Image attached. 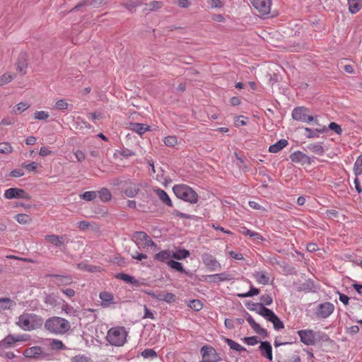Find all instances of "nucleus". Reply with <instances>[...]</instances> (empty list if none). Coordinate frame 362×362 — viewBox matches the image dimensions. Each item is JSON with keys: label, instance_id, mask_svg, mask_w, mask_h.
I'll return each mask as SVG.
<instances>
[{"label": "nucleus", "instance_id": "7c9ffc66", "mask_svg": "<svg viewBox=\"0 0 362 362\" xmlns=\"http://www.w3.org/2000/svg\"><path fill=\"white\" fill-rule=\"evenodd\" d=\"M349 10L352 14L358 13L362 8L361 0H348Z\"/></svg>", "mask_w": 362, "mask_h": 362}, {"label": "nucleus", "instance_id": "5701e85b", "mask_svg": "<svg viewBox=\"0 0 362 362\" xmlns=\"http://www.w3.org/2000/svg\"><path fill=\"white\" fill-rule=\"evenodd\" d=\"M153 192L156 193V194L158 197L159 199L165 205L168 206L172 207L173 206V202L168 196V194L162 189L160 188H155L153 189Z\"/></svg>", "mask_w": 362, "mask_h": 362}, {"label": "nucleus", "instance_id": "f704fd0d", "mask_svg": "<svg viewBox=\"0 0 362 362\" xmlns=\"http://www.w3.org/2000/svg\"><path fill=\"white\" fill-rule=\"evenodd\" d=\"M171 257H173V255H171L169 250H163L155 255L154 259L164 262L168 260Z\"/></svg>", "mask_w": 362, "mask_h": 362}, {"label": "nucleus", "instance_id": "6ab92c4d", "mask_svg": "<svg viewBox=\"0 0 362 362\" xmlns=\"http://www.w3.org/2000/svg\"><path fill=\"white\" fill-rule=\"evenodd\" d=\"M245 317L248 322L252 329L258 334L264 337H267V332L265 329L261 327V326L257 323L252 317L247 313H245Z\"/></svg>", "mask_w": 362, "mask_h": 362}, {"label": "nucleus", "instance_id": "5fc2aeb1", "mask_svg": "<svg viewBox=\"0 0 362 362\" xmlns=\"http://www.w3.org/2000/svg\"><path fill=\"white\" fill-rule=\"evenodd\" d=\"M189 306L192 309H193L196 311H199L202 309L203 304L202 303V302L199 300L194 299L189 302Z\"/></svg>", "mask_w": 362, "mask_h": 362}, {"label": "nucleus", "instance_id": "9d476101", "mask_svg": "<svg viewBox=\"0 0 362 362\" xmlns=\"http://www.w3.org/2000/svg\"><path fill=\"white\" fill-rule=\"evenodd\" d=\"M134 238L136 239L138 244H141L143 248H148L150 247L156 246V243L144 231H136L134 234Z\"/></svg>", "mask_w": 362, "mask_h": 362}, {"label": "nucleus", "instance_id": "13d9d810", "mask_svg": "<svg viewBox=\"0 0 362 362\" xmlns=\"http://www.w3.org/2000/svg\"><path fill=\"white\" fill-rule=\"evenodd\" d=\"M273 299L269 294H264L260 297V303L264 305H269L272 303Z\"/></svg>", "mask_w": 362, "mask_h": 362}, {"label": "nucleus", "instance_id": "49530a36", "mask_svg": "<svg viewBox=\"0 0 362 362\" xmlns=\"http://www.w3.org/2000/svg\"><path fill=\"white\" fill-rule=\"evenodd\" d=\"M296 162H301L303 164H310V158L300 152V151H296Z\"/></svg>", "mask_w": 362, "mask_h": 362}, {"label": "nucleus", "instance_id": "09e8293b", "mask_svg": "<svg viewBox=\"0 0 362 362\" xmlns=\"http://www.w3.org/2000/svg\"><path fill=\"white\" fill-rule=\"evenodd\" d=\"M13 151V147L8 142L0 143V153L8 154Z\"/></svg>", "mask_w": 362, "mask_h": 362}, {"label": "nucleus", "instance_id": "bf43d9fd", "mask_svg": "<svg viewBox=\"0 0 362 362\" xmlns=\"http://www.w3.org/2000/svg\"><path fill=\"white\" fill-rule=\"evenodd\" d=\"M141 356L145 358L156 357V352L151 349H146L141 352Z\"/></svg>", "mask_w": 362, "mask_h": 362}, {"label": "nucleus", "instance_id": "4d7b16f0", "mask_svg": "<svg viewBox=\"0 0 362 362\" xmlns=\"http://www.w3.org/2000/svg\"><path fill=\"white\" fill-rule=\"evenodd\" d=\"M13 79V76L9 74H4L0 76V86L8 83Z\"/></svg>", "mask_w": 362, "mask_h": 362}, {"label": "nucleus", "instance_id": "412c9836", "mask_svg": "<svg viewBox=\"0 0 362 362\" xmlns=\"http://www.w3.org/2000/svg\"><path fill=\"white\" fill-rule=\"evenodd\" d=\"M264 318L273 324L274 329L280 330L284 328L283 322L272 310L268 313V316L265 317Z\"/></svg>", "mask_w": 362, "mask_h": 362}, {"label": "nucleus", "instance_id": "6e6552de", "mask_svg": "<svg viewBox=\"0 0 362 362\" xmlns=\"http://www.w3.org/2000/svg\"><path fill=\"white\" fill-rule=\"evenodd\" d=\"M4 197L8 199H23L29 200L30 196L23 189L9 188L4 192Z\"/></svg>", "mask_w": 362, "mask_h": 362}, {"label": "nucleus", "instance_id": "ea45409f", "mask_svg": "<svg viewBox=\"0 0 362 362\" xmlns=\"http://www.w3.org/2000/svg\"><path fill=\"white\" fill-rule=\"evenodd\" d=\"M77 268L80 270H86L90 272H100V268L98 267L93 265H88L83 262L78 263L77 264Z\"/></svg>", "mask_w": 362, "mask_h": 362}, {"label": "nucleus", "instance_id": "9b49d317", "mask_svg": "<svg viewBox=\"0 0 362 362\" xmlns=\"http://www.w3.org/2000/svg\"><path fill=\"white\" fill-rule=\"evenodd\" d=\"M250 2L260 15H267L270 12L272 0H250Z\"/></svg>", "mask_w": 362, "mask_h": 362}, {"label": "nucleus", "instance_id": "3c124183", "mask_svg": "<svg viewBox=\"0 0 362 362\" xmlns=\"http://www.w3.org/2000/svg\"><path fill=\"white\" fill-rule=\"evenodd\" d=\"M189 252L185 249L180 250L177 252H174L173 257L177 259H186L189 256Z\"/></svg>", "mask_w": 362, "mask_h": 362}, {"label": "nucleus", "instance_id": "423d86ee", "mask_svg": "<svg viewBox=\"0 0 362 362\" xmlns=\"http://www.w3.org/2000/svg\"><path fill=\"white\" fill-rule=\"evenodd\" d=\"M202 359L199 362H218L221 360L216 349L209 346L204 345L200 349Z\"/></svg>", "mask_w": 362, "mask_h": 362}, {"label": "nucleus", "instance_id": "4468645a", "mask_svg": "<svg viewBox=\"0 0 362 362\" xmlns=\"http://www.w3.org/2000/svg\"><path fill=\"white\" fill-rule=\"evenodd\" d=\"M296 120L310 123L315 120L314 117L310 115V110L305 107H296Z\"/></svg>", "mask_w": 362, "mask_h": 362}, {"label": "nucleus", "instance_id": "2eb2a0df", "mask_svg": "<svg viewBox=\"0 0 362 362\" xmlns=\"http://www.w3.org/2000/svg\"><path fill=\"white\" fill-rule=\"evenodd\" d=\"M233 279V276L228 272H222L215 274L207 275L204 277V280L208 283H220L222 281H228Z\"/></svg>", "mask_w": 362, "mask_h": 362}, {"label": "nucleus", "instance_id": "4c0bfd02", "mask_svg": "<svg viewBox=\"0 0 362 362\" xmlns=\"http://www.w3.org/2000/svg\"><path fill=\"white\" fill-rule=\"evenodd\" d=\"M168 265L172 269L180 272L181 273L187 274L185 269L183 268L182 264L180 262H177L175 260H169L167 262Z\"/></svg>", "mask_w": 362, "mask_h": 362}, {"label": "nucleus", "instance_id": "de8ad7c7", "mask_svg": "<svg viewBox=\"0 0 362 362\" xmlns=\"http://www.w3.org/2000/svg\"><path fill=\"white\" fill-rule=\"evenodd\" d=\"M16 221L21 224H27L30 222V217L25 214H19L15 216Z\"/></svg>", "mask_w": 362, "mask_h": 362}, {"label": "nucleus", "instance_id": "0eeeda50", "mask_svg": "<svg viewBox=\"0 0 362 362\" xmlns=\"http://www.w3.org/2000/svg\"><path fill=\"white\" fill-rule=\"evenodd\" d=\"M28 337L26 334H8L0 341V349L12 348L16 342L24 341L28 340Z\"/></svg>", "mask_w": 362, "mask_h": 362}, {"label": "nucleus", "instance_id": "39448f33", "mask_svg": "<svg viewBox=\"0 0 362 362\" xmlns=\"http://www.w3.org/2000/svg\"><path fill=\"white\" fill-rule=\"evenodd\" d=\"M127 332L124 327H114L110 328L106 336L108 343L115 346H122L127 341Z\"/></svg>", "mask_w": 362, "mask_h": 362}, {"label": "nucleus", "instance_id": "c9c22d12", "mask_svg": "<svg viewBox=\"0 0 362 362\" xmlns=\"http://www.w3.org/2000/svg\"><path fill=\"white\" fill-rule=\"evenodd\" d=\"M141 0H129L126 3H124L123 6L127 9L129 12L133 13L135 8L141 5Z\"/></svg>", "mask_w": 362, "mask_h": 362}, {"label": "nucleus", "instance_id": "79ce46f5", "mask_svg": "<svg viewBox=\"0 0 362 362\" xmlns=\"http://www.w3.org/2000/svg\"><path fill=\"white\" fill-rule=\"evenodd\" d=\"M308 148L311 152L316 153L317 155H320V156L322 155L324 153V148H323L322 146L319 143L310 144L308 146Z\"/></svg>", "mask_w": 362, "mask_h": 362}, {"label": "nucleus", "instance_id": "ddd939ff", "mask_svg": "<svg viewBox=\"0 0 362 362\" xmlns=\"http://www.w3.org/2000/svg\"><path fill=\"white\" fill-rule=\"evenodd\" d=\"M23 354L27 358H35L39 359L46 358L49 356V354L45 353L42 348L37 346H32L25 349Z\"/></svg>", "mask_w": 362, "mask_h": 362}, {"label": "nucleus", "instance_id": "393cba45", "mask_svg": "<svg viewBox=\"0 0 362 362\" xmlns=\"http://www.w3.org/2000/svg\"><path fill=\"white\" fill-rule=\"evenodd\" d=\"M59 297L56 293L45 294L44 297V303L49 306L55 307L59 304Z\"/></svg>", "mask_w": 362, "mask_h": 362}, {"label": "nucleus", "instance_id": "603ef678", "mask_svg": "<svg viewBox=\"0 0 362 362\" xmlns=\"http://www.w3.org/2000/svg\"><path fill=\"white\" fill-rule=\"evenodd\" d=\"M164 144L168 147H174L177 144V139L175 136H168L164 140Z\"/></svg>", "mask_w": 362, "mask_h": 362}, {"label": "nucleus", "instance_id": "e2e57ef3", "mask_svg": "<svg viewBox=\"0 0 362 362\" xmlns=\"http://www.w3.org/2000/svg\"><path fill=\"white\" fill-rule=\"evenodd\" d=\"M68 107L69 104L66 103L65 100H59L57 101V103H55V107L59 110H66Z\"/></svg>", "mask_w": 362, "mask_h": 362}, {"label": "nucleus", "instance_id": "a18cd8bd", "mask_svg": "<svg viewBox=\"0 0 362 362\" xmlns=\"http://www.w3.org/2000/svg\"><path fill=\"white\" fill-rule=\"evenodd\" d=\"M49 346L51 347L52 349L57 351L64 350L66 348L61 340L56 339L52 340V341L49 344Z\"/></svg>", "mask_w": 362, "mask_h": 362}, {"label": "nucleus", "instance_id": "0e129e2a", "mask_svg": "<svg viewBox=\"0 0 362 362\" xmlns=\"http://www.w3.org/2000/svg\"><path fill=\"white\" fill-rule=\"evenodd\" d=\"M22 166L28 171H35L38 166V163L36 162H31L30 163H24L22 164Z\"/></svg>", "mask_w": 362, "mask_h": 362}, {"label": "nucleus", "instance_id": "6e6d98bb", "mask_svg": "<svg viewBox=\"0 0 362 362\" xmlns=\"http://www.w3.org/2000/svg\"><path fill=\"white\" fill-rule=\"evenodd\" d=\"M207 4L211 8H220L223 6V0H207Z\"/></svg>", "mask_w": 362, "mask_h": 362}, {"label": "nucleus", "instance_id": "8fccbe9b", "mask_svg": "<svg viewBox=\"0 0 362 362\" xmlns=\"http://www.w3.org/2000/svg\"><path fill=\"white\" fill-rule=\"evenodd\" d=\"M49 112L43 110L36 111L33 115L34 119L37 120H46L49 118Z\"/></svg>", "mask_w": 362, "mask_h": 362}, {"label": "nucleus", "instance_id": "cd10ccee", "mask_svg": "<svg viewBox=\"0 0 362 362\" xmlns=\"http://www.w3.org/2000/svg\"><path fill=\"white\" fill-rule=\"evenodd\" d=\"M129 128L131 130L136 132L139 135H142L146 132L149 130V126L141 123H130Z\"/></svg>", "mask_w": 362, "mask_h": 362}, {"label": "nucleus", "instance_id": "7ed1b4c3", "mask_svg": "<svg viewBox=\"0 0 362 362\" xmlns=\"http://www.w3.org/2000/svg\"><path fill=\"white\" fill-rule=\"evenodd\" d=\"M297 333L300 341L307 346L315 345L320 341H327L328 338L325 333L310 329L299 330Z\"/></svg>", "mask_w": 362, "mask_h": 362}, {"label": "nucleus", "instance_id": "a878e982", "mask_svg": "<svg viewBox=\"0 0 362 362\" xmlns=\"http://www.w3.org/2000/svg\"><path fill=\"white\" fill-rule=\"evenodd\" d=\"M99 296L101 300V305L103 307H108L110 304L114 303V296L111 293L103 291L100 293Z\"/></svg>", "mask_w": 362, "mask_h": 362}, {"label": "nucleus", "instance_id": "dca6fc26", "mask_svg": "<svg viewBox=\"0 0 362 362\" xmlns=\"http://www.w3.org/2000/svg\"><path fill=\"white\" fill-rule=\"evenodd\" d=\"M45 240L47 241V243L56 247H62L65 245L66 243L68 242L66 235H45Z\"/></svg>", "mask_w": 362, "mask_h": 362}, {"label": "nucleus", "instance_id": "f8f14e48", "mask_svg": "<svg viewBox=\"0 0 362 362\" xmlns=\"http://www.w3.org/2000/svg\"><path fill=\"white\" fill-rule=\"evenodd\" d=\"M334 310V306L332 303L325 302L317 305L316 315L320 318L328 317Z\"/></svg>", "mask_w": 362, "mask_h": 362}, {"label": "nucleus", "instance_id": "4be33fe9", "mask_svg": "<svg viewBox=\"0 0 362 362\" xmlns=\"http://www.w3.org/2000/svg\"><path fill=\"white\" fill-rule=\"evenodd\" d=\"M259 349L260 351L262 356H263L269 361L272 360V347L269 342L261 341Z\"/></svg>", "mask_w": 362, "mask_h": 362}, {"label": "nucleus", "instance_id": "c03bdc74", "mask_svg": "<svg viewBox=\"0 0 362 362\" xmlns=\"http://www.w3.org/2000/svg\"><path fill=\"white\" fill-rule=\"evenodd\" d=\"M259 291L258 288H257L254 286H250V290L247 293H238V296L239 298H244L252 297L253 296H257L259 294Z\"/></svg>", "mask_w": 362, "mask_h": 362}, {"label": "nucleus", "instance_id": "e433bc0d", "mask_svg": "<svg viewBox=\"0 0 362 362\" xmlns=\"http://www.w3.org/2000/svg\"><path fill=\"white\" fill-rule=\"evenodd\" d=\"M80 197L87 202L94 201L98 197V192L97 191H87L80 194Z\"/></svg>", "mask_w": 362, "mask_h": 362}, {"label": "nucleus", "instance_id": "338daca9", "mask_svg": "<svg viewBox=\"0 0 362 362\" xmlns=\"http://www.w3.org/2000/svg\"><path fill=\"white\" fill-rule=\"evenodd\" d=\"M249 237L254 241H262L264 240L263 237L259 233L253 230H251Z\"/></svg>", "mask_w": 362, "mask_h": 362}, {"label": "nucleus", "instance_id": "58836bf2", "mask_svg": "<svg viewBox=\"0 0 362 362\" xmlns=\"http://www.w3.org/2000/svg\"><path fill=\"white\" fill-rule=\"evenodd\" d=\"M225 341L228 345V346L233 350H235L238 352H241L245 350V349L243 346H241L240 344L230 339L226 338Z\"/></svg>", "mask_w": 362, "mask_h": 362}, {"label": "nucleus", "instance_id": "680f3d73", "mask_svg": "<svg viewBox=\"0 0 362 362\" xmlns=\"http://www.w3.org/2000/svg\"><path fill=\"white\" fill-rule=\"evenodd\" d=\"M247 117H245L244 116L240 115L237 116L235 119V125L236 127H240V126H245L247 124Z\"/></svg>", "mask_w": 362, "mask_h": 362}, {"label": "nucleus", "instance_id": "c85d7f7f", "mask_svg": "<svg viewBox=\"0 0 362 362\" xmlns=\"http://www.w3.org/2000/svg\"><path fill=\"white\" fill-rule=\"evenodd\" d=\"M287 145L288 141L286 139H280L279 141L269 146V151L273 153H278Z\"/></svg>", "mask_w": 362, "mask_h": 362}, {"label": "nucleus", "instance_id": "1a4fd4ad", "mask_svg": "<svg viewBox=\"0 0 362 362\" xmlns=\"http://www.w3.org/2000/svg\"><path fill=\"white\" fill-rule=\"evenodd\" d=\"M202 259L205 266L211 272L218 271L221 268V264L209 253H204L202 255Z\"/></svg>", "mask_w": 362, "mask_h": 362}, {"label": "nucleus", "instance_id": "f3484780", "mask_svg": "<svg viewBox=\"0 0 362 362\" xmlns=\"http://www.w3.org/2000/svg\"><path fill=\"white\" fill-rule=\"evenodd\" d=\"M246 306L250 310L255 311L263 317L268 316V313L271 310L265 306H263L260 303L249 302L246 303Z\"/></svg>", "mask_w": 362, "mask_h": 362}, {"label": "nucleus", "instance_id": "69168bd1", "mask_svg": "<svg viewBox=\"0 0 362 362\" xmlns=\"http://www.w3.org/2000/svg\"><path fill=\"white\" fill-rule=\"evenodd\" d=\"M329 129L333 130L337 134H341L342 132L341 127L335 122H331L329 124Z\"/></svg>", "mask_w": 362, "mask_h": 362}, {"label": "nucleus", "instance_id": "aec40b11", "mask_svg": "<svg viewBox=\"0 0 362 362\" xmlns=\"http://www.w3.org/2000/svg\"><path fill=\"white\" fill-rule=\"evenodd\" d=\"M49 276L54 279L53 281L58 286H68L73 282L70 275L50 274Z\"/></svg>", "mask_w": 362, "mask_h": 362}, {"label": "nucleus", "instance_id": "72a5a7b5", "mask_svg": "<svg viewBox=\"0 0 362 362\" xmlns=\"http://www.w3.org/2000/svg\"><path fill=\"white\" fill-rule=\"evenodd\" d=\"M98 197L103 202H107L112 199V194L107 188H102L100 190L97 191Z\"/></svg>", "mask_w": 362, "mask_h": 362}, {"label": "nucleus", "instance_id": "052dcab7", "mask_svg": "<svg viewBox=\"0 0 362 362\" xmlns=\"http://www.w3.org/2000/svg\"><path fill=\"white\" fill-rule=\"evenodd\" d=\"M243 341L249 346H255L259 342L258 338L256 336L245 337Z\"/></svg>", "mask_w": 362, "mask_h": 362}, {"label": "nucleus", "instance_id": "f03ea898", "mask_svg": "<svg viewBox=\"0 0 362 362\" xmlns=\"http://www.w3.org/2000/svg\"><path fill=\"white\" fill-rule=\"evenodd\" d=\"M45 327L51 333L63 334L70 329L71 326L69 322L66 319L52 317L45 321Z\"/></svg>", "mask_w": 362, "mask_h": 362}, {"label": "nucleus", "instance_id": "20e7f679", "mask_svg": "<svg viewBox=\"0 0 362 362\" xmlns=\"http://www.w3.org/2000/svg\"><path fill=\"white\" fill-rule=\"evenodd\" d=\"M173 191L178 199L185 202L190 204H196L198 202L197 193L187 185H175L173 187Z\"/></svg>", "mask_w": 362, "mask_h": 362}, {"label": "nucleus", "instance_id": "37998d69", "mask_svg": "<svg viewBox=\"0 0 362 362\" xmlns=\"http://www.w3.org/2000/svg\"><path fill=\"white\" fill-rule=\"evenodd\" d=\"M354 172L356 176L362 175V154L357 158L354 163Z\"/></svg>", "mask_w": 362, "mask_h": 362}, {"label": "nucleus", "instance_id": "2f4dec72", "mask_svg": "<svg viewBox=\"0 0 362 362\" xmlns=\"http://www.w3.org/2000/svg\"><path fill=\"white\" fill-rule=\"evenodd\" d=\"M116 277L119 279L124 281V282L129 283L135 286H140L141 284L139 282L137 279H136L133 276H130L129 274L124 273L118 274Z\"/></svg>", "mask_w": 362, "mask_h": 362}, {"label": "nucleus", "instance_id": "bb28decb", "mask_svg": "<svg viewBox=\"0 0 362 362\" xmlns=\"http://www.w3.org/2000/svg\"><path fill=\"white\" fill-rule=\"evenodd\" d=\"M305 133V136L307 138H318L320 136V134H322L326 132L327 129L325 127H323L320 129H310V128H305L304 129Z\"/></svg>", "mask_w": 362, "mask_h": 362}, {"label": "nucleus", "instance_id": "473e14b6", "mask_svg": "<svg viewBox=\"0 0 362 362\" xmlns=\"http://www.w3.org/2000/svg\"><path fill=\"white\" fill-rule=\"evenodd\" d=\"M164 5V3L162 1H151L145 4L144 10L146 11H157L161 8Z\"/></svg>", "mask_w": 362, "mask_h": 362}, {"label": "nucleus", "instance_id": "a211bd4d", "mask_svg": "<svg viewBox=\"0 0 362 362\" xmlns=\"http://www.w3.org/2000/svg\"><path fill=\"white\" fill-rule=\"evenodd\" d=\"M141 184L139 182L129 181L126 182L124 189V194L128 197H134L140 190Z\"/></svg>", "mask_w": 362, "mask_h": 362}, {"label": "nucleus", "instance_id": "774afa93", "mask_svg": "<svg viewBox=\"0 0 362 362\" xmlns=\"http://www.w3.org/2000/svg\"><path fill=\"white\" fill-rule=\"evenodd\" d=\"M71 362H90V361L84 356H75L71 358Z\"/></svg>", "mask_w": 362, "mask_h": 362}, {"label": "nucleus", "instance_id": "b1692460", "mask_svg": "<svg viewBox=\"0 0 362 362\" xmlns=\"http://www.w3.org/2000/svg\"><path fill=\"white\" fill-rule=\"evenodd\" d=\"M253 277L256 281L262 285H268L270 281V278L264 271H259L253 273Z\"/></svg>", "mask_w": 362, "mask_h": 362}, {"label": "nucleus", "instance_id": "f257e3e1", "mask_svg": "<svg viewBox=\"0 0 362 362\" xmlns=\"http://www.w3.org/2000/svg\"><path fill=\"white\" fill-rule=\"evenodd\" d=\"M16 324L24 331H31L40 327L43 319L34 313H23L18 317Z\"/></svg>", "mask_w": 362, "mask_h": 362}, {"label": "nucleus", "instance_id": "c756f323", "mask_svg": "<svg viewBox=\"0 0 362 362\" xmlns=\"http://www.w3.org/2000/svg\"><path fill=\"white\" fill-rule=\"evenodd\" d=\"M16 303L14 300L9 298H0V312L10 310L16 306Z\"/></svg>", "mask_w": 362, "mask_h": 362}, {"label": "nucleus", "instance_id": "a19ab883", "mask_svg": "<svg viewBox=\"0 0 362 362\" xmlns=\"http://www.w3.org/2000/svg\"><path fill=\"white\" fill-rule=\"evenodd\" d=\"M27 69V64L25 62V54H21L20 58L18 59V62L17 63V70L22 73L25 74V70Z\"/></svg>", "mask_w": 362, "mask_h": 362}, {"label": "nucleus", "instance_id": "864d4df0", "mask_svg": "<svg viewBox=\"0 0 362 362\" xmlns=\"http://www.w3.org/2000/svg\"><path fill=\"white\" fill-rule=\"evenodd\" d=\"M30 104L27 103H19L17 104L13 110L14 113L22 112L30 107Z\"/></svg>", "mask_w": 362, "mask_h": 362}]
</instances>
